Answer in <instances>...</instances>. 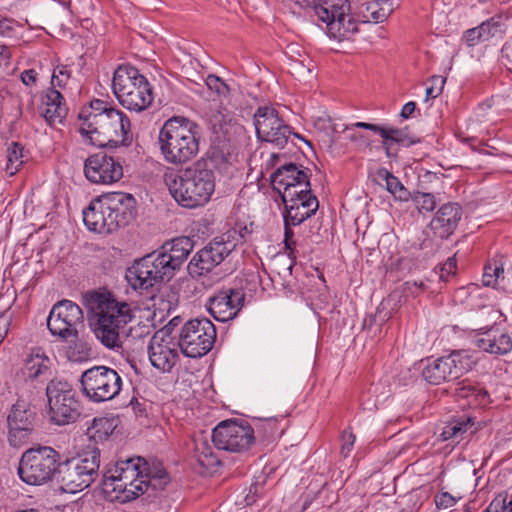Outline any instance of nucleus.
I'll return each instance as SVG.
<instances>
[{"instance_id": "f257e3e1", "label": "nucleus", "mask_w": 512, "mask_h": 512, "mask_svg": "<svg viewBox=\"0 0 512 512\" xmlns=\"http://www.w3.org/2000/svg\"><path fill=\"white\" fill-rule=\"evenodd\" d=\"M84 305L96 319L95 335L108 348L120 347L122 334L134 317L136 308L118 301L110 293L89 292L84 295Z\"/></svg>"}, {"instance_id": "f03ea898", "label": "nucleus", "mask_w": 512, "mask_h": 512, "mask_svg": "<svg viewBox=\"0 0 512 512\" xmlns=\"http://www.w3.org/2000/svg\"><path fill=\"white\" fill-rule=\"evenodd\" d=\"M164 182L174 200L185 208L203 206L215 190L213 171L200 161L185 169L167 171Z\"/></svg>"}, {"instance_id": "7ed1b4c3", "label": "nucleus", "mask_w": 512, "mask_h": 512, "mask_svg": "<svg viewBox=\"0 0 512 512\" xmlns=\"http://www.w3.org/2000/svg\"><path fill=\"white\" fill-rule=\"evenodd\" d=\"M79 119L82 121V134L89 135L91 139L93 134L103 137V140H99L100 146L128 145L131 140L128 117L122 111L108 107L102 100L91 101L89 107L81 110Z\"/></svg>"}, {"instance_id": "20e7f679", "label": "nucleus", "mask_w": 512, "mask_h": 512, "mask_svg": "<svg viewBox=\"0 0 512 512\" xmlns=\"http://www.w3.org/2000/svg\"><path fill=\"white\" fill-rule=\"evenodd\" d=\"M136 201L131 194L112 192L91 201L83 211V221L90 231L111 233L129 224L135 216Z\"/></svg>"}, {"instance_id": "39448f33", "label": "nucleus", "mask_w": 512, "mask_h": 512, "mask_svg": "<svg viewBox=\"0 0 512 512\" xmlns=\"http://www.w3.org/2000/svg\"><path fill=\"white\" fill-rule=\"evenodd\" d=\"M198 125L185 117L166 120L159 131L158 143L164 159L172 164H183L199 151Z\"/></svg>"}, {"instance_id": "423d86ee", "label": "nucleus", "mask_w": 512, "mask_h": 512, "mask_svg": "<svg viewBox=\"0 0 512 512\" xmlns=\"http://www.w3.org/2000/svg\"><path fill=\"white\" fill-rule=\"evenodd\" d=\"M113 92L126 109L141 112L152 103V90L145 76L130 65H120L114 72Z\"/></svg>"}, {"instance_id": "0eeeda50", "label": "nucleus", "mask_w": 512, "mask_h": 512, "mask_svg": "<svg viewBox=\"0 0 512 512\" xmlns=\"http://www.w3.org/2000/svg\"><path fill=\"white\" fill-rule=\"evenodd\" d=\"M146 470L147 462L142 457L119 460L104 474V488L121 494L123 501L134 500L143 494Z\"/></svg>"}, {"instance_id": "6e6552de", "label": "nucleus", "mask_w": 512, "mask_h": 512, "mask_svg": "<svg viewBox=\"0 0 512 512\" xmlns=\"http://www.w3.org/2000/svg\"><path fill=\"white\" fill-rule=\"evenodd\" d=\"M61 454L50 446L27 449L19 460L17 473L28 485H43L57 475Z\"/></svg>"}, {"instance_id": "1a4fd4ad", "label": "nucleus", "mask_w": 512, "mask_h": 512, "mask_svg": "<svg viewBox=\"0 0 512 512\" xmlns=\"http://www.w3.org/2000/svg\"><path fill=\"white\" fill-rule=\"evenodd\" d=\"M99 466L100 453L93 449L63 462L60 460L57 480L66 492L76 493L88 488L95 481Z\"/></svg>"}, {"instance_id": "9d476101", "label": "nucleus", "mask_w": 512, "mask_h": 512, "mask_svg": "<svg viewBox=\"0 0 512 512\" xmlns=\"http://www.w3.org/2000/svg\"><path fill=\"white\" fill-rule=\"evenodd\" d=\"M175 275L165 254L158 249L135 260L126 271V279L134 289L148 290Z\"/></svg>"}, {"instance_id": "9b49d317", "label": "nucleus", "mask_w": 512, "mask_h": 512, "mask_svg": "<svg viewBox=\"0 0 512 512\" xmlns=\"http://www.w3.org/2000/svg\"><path fill=\"white\" fill-rule=\"evenodd\" d=\"M312 9L331 38L342 41L358 32L357 23L349 14L347 0H319Z\"/></svg>"}, {"instance_id": "f8f14e48", "label": "nucleus", "mask_w": 512, "mask_h": 512, "mask_svg": "<svg viewBox=\"0 0 512 512\" xmlns=\"http://www.w3.org/2000/svg\"><path fill=\"white\" fill-rule=\"evenodd\" d=\"M80 384L82 393L90 401L101 403L118 396L123 382L116 370L107 366H94L82 373Z\"/></svg>"}, {"instance_id": "ddd939ff", "label": "nucleus", "mask_w": 512, "mask_h": 512, "mask_svg": "<svg viewBox=\"0 0 512 512\" xmlns=\"http://www.w3.org/2000/svg\"><path fill=\"white\" fill-rule=\"evenodd\" d=\"M238 236L236 230H231L211 240L190 260L187 267L189 274L192 277H200L210 273L236 248Z\"/></svg>"}, {"instance_id": "4468645a", "label": "nucleus", "mask_w": 512, "mask_h": 512, "mask_svg": "<svg viewBox=\"0 0 512 512\" xmlns=\"http://www.w3.org/2000/svg\"><path fill=\"white\" fill-rule=\"evenodd\" d=\"M216 340V328L207 318L187 321L180 330L178 346L186 357L199 358L206 355Z\"/></svg>"}, {"instance_id": "2eb2a0df", "label": "nucleus", "mask_w": 512, "mask_h": 512, "mask_svg": "<svg viewBox=\"0 0 512 512\" xmlns=\"http://www.w3.org/2000/svg\"><path fill=\"white\" fill-rule=\"evenodd\" d=\"M51 420L57 425L73 422L79 416V404L72 386L63 379L54 378L46 387Z\"/></svg>"}, {"instance_id": "dca6fc26", "label": "nucleus", "mask_w": 512, "mask_h": 512, "mask_svg": "<svg viewBox=\"0 0 512 512\" xmlns=\"http://www.w3.org/2000/svg\"><path fill=\"white\" fill-rule=\"evenodd\" d=\"M255 439L254 428L243 421L224 420L212 430L214 446L232 453L248 451L254 445Z\"/></svg>"}, {"instance_id": "f3484780", "label": "nucleus", "mask_w": 512, "mask_h": 512, "mask_svg": "<svg viewBox=\"0 0 512 512\" xmlns=\"http://www.w3.org/2000/svg\"><path fill=\"white\" fill-rule=\"evenodd\" d=\"M47 327L53 336L63 340H76L79 328L84 327V315L79 305L71 300L55 303L47 318Z\"/></svg>"}, {"instance_id": "a211bd4d", "label": "nucleus", "mask_w": 512, "mask_h": 512, "mask_svg": "<svg viewBox=\"0 0 512 512\" xmlns=\"http://www.w3.org/2000/svg\"><path fill=\"white\" fill-rule=\"evenodd\" d=\"M254 126L260 141L271 143L280 149L286 146L292 135L299 137L271 106H261L256 110Z\"/></svg>"}, {"instance_id": "6ab92c4d", "label": "nucleus", "mask_w": 512, "mask_h": 512, "mask_svg": "<svg viewBox=\"0 0 512 512\" xmlns=\"http://www.w3.org/2000/svg\"><path fill=\"white\" fill-rule=\"evenodd\" d=\"M271 184L280 193L282 200L311 191L306 171L293 163L279 167L271 175Z\"/></svg>"}, {"instance_id": "aec40b11", "label": "nucleus", "mask_w": 512, "mask_h": 512, "mask_svg": "<svg viewBox=\"0 0 512 512\" xmlns=\"http://www.w3.org/2000/svg\"><path fill=\"white\" fill-rule=\"evenodd\" d=\"M35 420L36 412L28 401L18 399L12 405L7 416L9 442L12 446H21L29 439L34 430Z\"/></svg>"}, {"instance_id": "412c9836", "label": "nucleus", "mask_w": 512, "mask_h": 512, "mask_svg": "<svg viewBox=\"0 0 512 512\" xmlns=\"http://www.w3.org/2000/svg\"><path fill=\"white\" fill-rule=\"evenodd\" d=\"M84 174L91 183L112 184L122 178L123 166L118 159L99 152L85 160Z\"/></svg>"}, {"instance_id": "4be33fe9", "label": "nucleus", "mask_w": 512, "mask_h": 512, "mask_svg": "<svg viewBox=\"0 0 512 512\" xmlns=\"http://www.w3.org/2000/svg\"><path fill=\"white\" fill-rule=\"evenodd\" d=\"M148 356L151 365L162 373H169L179 360L176 343L165 331H157L150 340Z\"/></svg>"}, {"instance_id": "5701e85b", "label": "nucleus", "mask_w": 512, "mask_h": 512, "mask_svg": "<svg viewBox=\"0 0 512 512\" xmlns=\"http://www.w3.org/2000/svg\"><path fill=\"white\" fill-rule=\"evenodd\" d=\"M245 295L239 289H222L211 296L207 303L214 319L226 322L234 319L244 305Z\"/></svg>"}, {"instance_id": "b1692460", "label": "nucleus", "mask_w": 512, "mask_h": 512, "mask_svg": "<svg viewBox=\"0 0 512 512\" xmlns=\"http://www.w3.org/2000/svg\"><path fill=\"white\" fill-rule=\"evenodd\" d=\"M282 201L285 205L284 219L286 223H292L294 226L300 225L314 215L319 207V202L311 191Z\"/></svg>"}, {"instance_id": "393cba45", "label": "nucleus", "mask_w": 512, "mask_h": 512, "mask_svg": "<svg viewBox=\"0 0 512 512\" xmlns=\"http://www.w3.org/2000/svg\"><path fill=\"white\" fill-rule=\"evenodd\" d=\"M40 112L45 121L53 126L63 122L67 116L68 107L58 90L48 88L41 94Z\"/></svg>"}, {"instance_id": "a878e982", "label": "nucleus", "mask_w": 512, "mask_h": 512, "mask_svg": "<svg viewBox=\"0 0 512 512\" xmlns=\"http://www.w3.org/2000/svg\"><path fill=\"white\" fill-rule=\"evenodd\" d=\"M461 215V207L458 204H444L432 219L430 227L436 236L448 238L457 227Z\"/></svg>"}, {"instance_id": "bb28decb", "label": "nucleus", "mask_w": 512, "mask_h": 512, "mask_svg": "<svg viewBox=\"0 0 512 512\" xmlns=\"http://www.w3.org/2000/svg\"><path fill=\"white\" fill-rule=\"evenodd\" d=\"M52 362L40 349H33L25 359L22 369L26 380L44 382L52 375Z\"/></svg>"}, {"instance_id": "cd10ccee", "label": "nucleus", "mask_w": 512, "mask_h": 512, "mask_svg": "<svg viewBox=\"0 0 512 512\" xmlns=\"http://www.w3.org/2000/svg\"><path fill=\"white\" fill-rule=\"evenodd\" d=\"M209 123L213 133L226 141H232L243 130L234 115L226 108L213 112L209 117Z\"/></svg>"}, {"instance_id": "c85d7f7f", "label": "nucleus", "mask_w": 512, "mask_h": 512, "mask_svg": "<svg viewBox=\"0 0 512 512\" xmlns=\"http://www.w3.org/2000/svg\"><path fill=\"white\" fill-rule=\"evenodd\" d=\"M194 248V241L190 237H178L165 242L159 250L165 254L168 262L176 272L187 260Z\"/></svg>"}, {"instance_id": "c756f323", "label": "nucleus", "mask_w": 512, "mask_h": 512, "mask_svg": "<svg viewBox=\"0 0 512 512\" xmlns=\"http://www.w3.org/2000/svg\"><path fill=\"white\" fill-rule=\"evenodd\" d=\"M475 345L487 353L505 355L512 350V339L506 333L489 329L476 336Z\"/></svg>"}, {"instance_id": "7c9ffc66", "label": "nucleus", "mask_w": 512, "mask_h": 512, "mask_svg": "<svg viewBox=\"0 0 512 512\" xmlns=\"http://www.w3.org/2000/svg\"><path fill=\"white\" fill-rule=\"evenodd\" d=\"M482 281L485 286L512 293V271L505 272L502 263L497 260L485 266Z\"/></svg>"}, {"instance_id": "2f4dec72", "label": "nucleus", "mask_w": 512, "mask_h": 512, "mask_svg": "<svg viewBox=\"0 0 512 512\" xmlns=\"http://www.w3.org/2000/svg\"><path fill=\"white\" fill-rule=\"evenodd\" d=\"M380 136L382 137V147L385 149L388 157L396 156L397 151L394 149V144L409 147L417 142V140L410 135L407 127L399 129L382 126Z\"/></svg>"}, {"instance_id": "473e14b6", "label": "nucleus", "mask_w": 512, "mask_h": 512, "mask_svg": "<svg viewBox=\"0 0 512 512\" xmlns=\"http://www.w3.org/2000/svg\"><path fill=\"white\" fill-rule=\"evenodd\" d=\"M393 0H375L363 3L359 8L362 23H381L385 21L394 10Z\"/></svg>"}, {"instance_id": "72a5a7b5", "label": "nucleus", "mask_w": 512, "mask_h": 512, "mask_svg": "<svg viewBox=\"0 0 512 512\" xmlns=\"http://www.w3.org/2000/svg\"><path fill=\"white\" fill-rule=\"evenodd\" d=\"M452 381L469 372L476 364L474 354L468 350L453 351L444 356Z\"/></svg>"}, {"instance_id": "f704fd0d", "label": "nucleus", "mask_w": 512, "mask_h": 512, "mask_svg": "<svg viewBox=\"0 0 512 512\" xmlns=\"http://www.w3.org/2000/svg\"><path fill=\"white\" fill-rule=\"evenodd\" d=\"M170 479L167 472L161 467L148 468L144 472L143 494L154 495L164 490Z\"/></svg>"}, {"instance_id": "c9c22d12", "label": "nucleus", "mask_w": 512, "mask_h": 512, "mask_svg": "<svg viewBox=\"0 0 512 512\" xmlns=\"http://www.w3.org/2000/svg\"><path fill=\"white\" fill-rule=\"evenodd\" d=\"M422 375L427 382L433 385H439L445 381H452L444 357H440L426 365Z\"/></svg>"}, {"instance_id": "e433bc0d", "label": "nucleus", "mask_w": 512, "mask_h": 512, "mask_svg": "<svg viewBox=\"0 0 512 512\" xmlns=\"http://www.w3.org/2000/svg\"><path fill=\"white\" fill-rule=\"evenodd\" d=\"M194 457L198 464L206 470L215 469L220 465V460L205 439L195 440Z\"/></svg>"}, {"instance_id": "4c0bfd02", "label": "nucleus", "mask_w": 512, "mask_h": 512, "mask_svg": "<svg viewBox=\"0 0 512 512\" xmlns=\"http://www.w3.org/2000/svg\"><path fill=\"white\" fill-rule=\"evenodd\" d=\"M377 175L379 179L385 182L386 189L395 199L407 201L410 198V192L404 187L400 180L387 169H380Z\"/></svg>"}, {"instance_id": "58836bf2", "label": "nucleus", "mask_w": 512, "mask_h": 512, "mask_svg": "<svg viewBox=\"0 0 512 512\" xmlns=\"http://www.w3.org/2000/svg\"><path fill=\"white\" fill-rule=\"evenodd\" d=\"M459 398L467 399L468 405H486L489 403L488 392L481 387L471 384H463L456 389Z\"/></svg>"}, {"instance_id": "ea45409f", "label": "nucleus", "mask_w": 512, "mask_h": 512, "mask_svg": "<svg viewBox=\"0 0 512 512\" xmlns=\"http://www.w3.org/2000/svg\"><path fill=\"white\" fill-rule=\"evenodd\" d=\"M24 147L17 142H12L7 149V164L6 172L13 176L15 175L24 164Z\"/></svg>"}, {"instance_id": "a19ab883", "label": "nucleus", "mask_w": 512, "mask_h": 512, "mask_svg": "<svg viewBox=\"0 0 512 512\" xmlns=\"http://www.w3.org/2000/svg\"><path fill=\"white\" fill-rule=\"evenodd\" d=\"M412 200L420 213L431 212L437 205L435 196L431 193L417 192L412 196Z\"/></svg>"}, {"instance_id": "79ce46f5", "label": "nucleus", "mask_w": 512, "mask_h": 512, "mask_svg": "<svg viewBox=\"0 0 512 512\" xmlns=\"http://www.w3.org/2000/svg\"><path fill=\"white\" fill-rule=\"evenodd\" d=\"M277 422L278 419L276 417H268L264 419H257L254 426L259 433H262L265 439L269 440L274 437L278 430Z\"/></svg>"}, {"instance_id": "37998d69", "label": "nucleus", "mask_w": 512, "mask_h": 512, "mask_svg": "<svg viewBox=\"0 0 512 512\" xmlns=\"http://www.w3.org/2000/svg\"><path fill=\"white\" fill-rule=\"evenodd\" d=\"M469 420L467 422L465 421H453L449 424H447L442 433L441 437L443 440H449L452 438H457L462 436L469 426Z\"/></svg>"}, {"instance_id": "c03bdc74", "label": "nucleus", "mask_w": 512, "mask_h": 512, "mask_svg": "<svg viewBox=\"0 0 512 512\" xmlns=\"http://www.w3.org/2000/svg\"><path fill=\"white\" fill-rule=\"evenodd\" d=\"M209 90L216 93L220 98H226L230 94L229 86L218 76L209 74L205 80Z\"/></svg>"}, {"instance_id": "a18cd8bd", "label": "nucleus", "mask_w": 512, "mask_h": 512, "mask_svg": "<svg viewBox=\"0 0 512 512\" xmlns=\"http://www.w3.org/2000/svg\"><path fill=\"white\" fill-rule=\"evenodd\" d=\"M71 77V71L66 65H58L54 70L51 77V88H63L67 85Z\"/></svg>"}, {"instance_id": "49530a36", "label": "nucleus", "mask_w": 512, "mask_h": 512, "mask_svg": "<svg viewBox=\"0 0 512 512\" xmlns=\"http://www.w3.org/2000/svg\"><path fill=\"white\" fill-rule=\"evenodd\" d=\"M431 85L426 88V100L438 97L444 88L446 78L440 75L432 76L429 80Z\"/></svg>"}, {"instance_id": "de8ad7c7", "label": "nucleus", "mask_w": 512, "mask_h": 512, "mask_svg": "<svg viewBox=\"0 0 512 512\" xmlns=\"http://www.w3.org/2000/svg\"><path fill=\"white\" fill-rule=\"evenodd\" d=\"M462 497L453 496L448 492H441L435 496L434 502L438 509L453 507Z\"/></svg>"}, {"instance_id": "09e8293b", "label": "nucleus", "mask_w": 512, "mask_h": 512, "mask_svg": "<svg viewBox=\"0 0 512 512\" xmlns=\"http://www.w3.org/2000/svg\"><path fill=\"white\" fill-rule=\"evenodd\" d=\"M498 22L494 18H490L487 21L481 23L477 28L483 40H488L491 36H494L498 31Z\"/></svg>"}, {"instance_id": "8fccbe9b", "label": "nucleus", "mask_w": 512, "mask_h": 512, "mask_svg": "<svg viewBox=\"0 0 512 512\" xmlns=\"http://www.w3.org/2000/svg\"><path fill=\"white\" fill-rule=\"evenodd\" d=\"M292 223H286V221L284 220V244H285V249L287 251H289V256H292L295 258L294 256V251H295V245H296V242L293 240V236H294V233H293V230L291 228Z\"/></svg>"}, {"instance_id": "3c124183", "label": "nucleus", "mask_w": 512, "mask_h": 512, "mask_svg": "<svg viewBox=\"0 0 512 512\" xmlns=\"http://www.w3.org/2000/svg\"><path fill=\"white\" fill-rule=\"evenodd\" d=\"M355 435L350 432V431H344L343 434H342V445H341V454L344 456V457H347L351 450H352V447L355 443Z\"/></svg>"}, {"instance_id": "603ef678", "label": "nucleus", "mask_w": 512, "mask_h": 512, "mask_svg": "<svg viewBox=\"0 0 512 512\" xmlns=\"http://www.w3.org/2000/svg\"><path fill=\"white\" fill-rule=\"evenodd\" d=\"M290 72L298 77H305L311 74V69L304 65L302 61L292 60L290 63Z\"/></svg>"}, {"instance_id": "864d4df0", "label": "nucleus", "mask_w": 512, "mask_h": 512, "mask_svg": "<svg viewBox=\"0 0 512 512\" xmlns=\"http://www.w3.org/2000/svg\"><path fill=\"white\" fill-rule=\"evenodd\" d=\"M37 76L38 74L34 69H27L21 73L20 78L25 86L33 87L37 84Z\"/></svg>"}, {"instance_id": "5fc2aeb1", "label": "nucleus", "mask_w": 512, "mask_h": 512, "mask_svg": "<svg viewBox=\"0 0 512 512\" xmlns=\"http://www.w3.org/2000/svg\"><path fill=\"white\" fill-rule=\"evenodd\" d=\"M464 40L470 47L475 46L481 41H484L482 35H480L476 27L465 32Z\"/></svg>"}, {"instance_id": "6e6d98bb", "label": "nucleus", "mask_w": 512, "mask_h": 512, "mask_svg": "<svg viewBox=\"0 0 512 512\" xmlns=\"http://www.w3.org/2000/svg\"><path fill=\"white\" fill-rule=\"evenodd\" d=\"M456 269V259L455 257H450L447 259V261L443 264L441 268L440 273V279L446 280L447 277L455 272Z\"/></svg>"}, {"instance_id": "4d7b16f0", "label": "nucleus", "mask_w": 512, "mask_h": 512, "mask_svg": "<svg viewBox=\"0 0 512 512\" xmlns=\"http://www.w3.org/2000/svg\"><path fill=\"white\" fill-rule=\"evenodd\" d=\"M425 290L426 285L425 282L422 280L419 281H407L403 284V291L410 294L416 295V290Z\"/></svg>"}, {"instance_id": "13d9d810", "label": "nucleus", "mask_w": 512, "mask_h": 512, "mask_svg": "<svg viewBox=\"0 0 512 512\" xmlns=\"http://www.w3.org/2000/svg\"><path fill=\"white\" fill-rule=\"evenodd\" d=\"M11 325V317L7 314L0 315V344L3 342L6 337L9 327Z\"/></svg>"}, {"instance_id": "bf43d9fd", "label": "nucleus", "mask_w": 512, "mask_h": 512, "mask_svg": "<svg viewBox=\"0 0 512 512\" xmlns=\"http://www.w3.org/2000/svg\"><path fill=\"white\" fill-rule=\"evenodd\" d=\"M502 494L497 495L484 512H502L503 509Z\"/></svg>"}, {"instance_id": "052dcab7", "label": "nucleus", "mask_w": 512, "mask_h": 512, "mask_svg": "<svg viewBox=\"0 0 512 512\" xmlns=\"http://www.w3.org/2000/svg\"><path fill=\"white\" fill-rule=\"evenodd\" d=\"M502 57L507 61L509 69L512 70V39L503 46Z\"/></svg>"}, {"instance_id": "680f3d73", "label": "nucleus", "mask_w": 512, "mask_h": 512, "mask_svg": "<svg viewBox=\"0 0 512 512\" xmlns=\"http://www.w3.org/2000/svg\"><path fill=\"white\" fill-rule=\"evenodd\" d=\"M354 127L371 130V131L381 135V130H382L381 125L370 124V123H366V122H356L351 125V129Z\"/></svg>"}, {"instance_id": "e2e57ef3", "label": "nucleus", "mask_w": 512, "mask_h": 512, "mask_svg": "<svg viewBox=\"0 0 512 512\" xmlns=\"http://www.w3.org/2000/svg\"><path fill=\"white\" fill-rule=\"evenodd\" d=\"M416 104L414 102L406 103L401 110V117L404 119L409 118V116L415 111Z\"/></svg>"}, {"instance_id": "0e129e2a", "label": "nucleus", "mask_w": 512, "mask_h": 512, "mask_svg": "<svg viewBox=\"0 0 512 512\" xmlns=\"http://www.w3.org/2000/svg\"><path fill=\"white\" fill-rule=\"evenodd\" d=\"M10 58H11V51H10V49L8 47H6V46H1L0 47V61L4 60V61H6V64H8Z\"/></svg>"}, {"instance_id": "69168bd1", "label": "nucleus", "mask_w": 512, "mask_h": 512, "mask_svg": "<svg viewBox=\"0 0 512 512\" xmlns=\"http://www.w3.org/2000/svg\"><path fill=\"white\" fill-rule=\"evenodd\" d=\"M332 129L335 133H344L346 131L351 130V126L341 124V123H334L332 126Z\"/></svg>"}, {"instance_id": "338daca9", "label": "nucleus", "mask_w": 512, "mask_h": 512, "mask_svg": "<svg viewBox=\"0 0 512 512\" xmlns=\"http://www.w3.org/2000/svg\"><path fill=\"white\" fill-rule=\"evenodd\" d=\"M503 509L502 512H512V495L510 500H507V495L502 494Z\"/></svg>"}, {"instance_id": "774afa93", "label": "nucleus", "mask_w": 512, "mask_h": 512, "mask_svg": "<svg viewBox=\"0 0 512 512\" xmlns=\"http://www.w3.org/2000/svg\"><path fill=\"white\" fill-rule=\"evenodd\" d=\"M284 289L287 290L289 293H293L295 291L294 285H292L290 282L283 284Z\"/></svg>"}]
</instances>
